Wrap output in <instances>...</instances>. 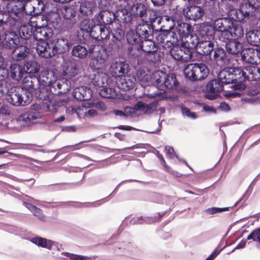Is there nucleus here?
<instances>
[{"mask_svg":"<svg viewBox=\"0 0 260 260\" xmlns=\"http://www.w3.org/2000/svg\"><path fill=\"white\" fill-rule=\"evenodd\" d=\"M133 2L129 7L118 8L116 11L117 20L121 27L125 29H131L134 23L132 15L140 17L143 21H147V11L146 6L142 4Z\"/></svg>","mask_w":260,"mask_h":260,"instance_id":"nucleus-1","label":"nucleus"},{"mask_svg":"<svg viewBox=\"0 0 260 260\" xmlns=\"http://www.w3.org/2000/svg\"><path fill=\"white\" fill-rule=\"evenodd\" d=\"M21 89L24 91L26 94L30 93L31 100L33 94L42 101H46L49 98L48 90L45 87L40 86V80L35 76L29 75L25 77Z\"/></svg>","mask_w":260,"mask_h":260,"instance_id":"nucleus-2","label":"nucleus"},{"mask_svg":"<svg viewBox=\"0 0 260 260\" xmlns=\"http://www.w3.org/2000/svg\"><path fill=\"white\" fill-rule=\"evenodd\" d=\"M184 73L190 81H202L208 76L209 69L204 63H190L185 67Z\"/></svg>","mask_w":260,"mask_h":260,"instance_id":"nucleus-3","label":"nucleus"},{"mask_svg":"<svg viewBox=\"0 0 260 260\" xmlns=\"http://www.w3.org/2000/svg\"><path fill=\"white\" fill-rule=\"evenodd\" d=\"M233 20L229 17H221L215 19L213 23V29L217 32L220 41L226 42L229 37L231 36V30L232 28Z\"/></svg>","mask_w":260,"mask_h":260,"instance_id":"nucleus-4","label":"nucleus"},{"mask_svg":"<svg viewBox=\"0 0 260 260\" xmlns=\"http://www.w3.org/2000/svg\"><path fill=\"white\" fill-rule=\"evenodd\" d=\"M219 78L225 84L241 83L246 79L245 68L243 70L239 68H234L232 69V71H221L219 73Z\"/></svg>","mask_w":260,"mask_h":260,"instance_id":"nucleus-5","label":"nucleus"},{"mask_svg":"<svg viewBox=\"0 0 260 260\" xmlns=\"http://www.w3.org/2000/svg\"><path fill=\"white\" fill-rule=\"evenodd\" d=\"M7 100L14 106H25L31 102V95L29 93L26 94L23 89L18 88L8 95Z\"/></svg>","mask_w":260,"mask_h":260,"instance_id":"nucleus-6","label":"nucleus"},{"mask_svg":"<svg viewBox=\"0 0 260 260\" xmlns=\"http://www.w3.org/2000/svg\"><path fill=\"white\" fill-rule=\"evenodd\" d=\"M56 12L67 22L72 25L77 22V11L73 6L58 5Z\"/></svg>","mask_w":260,"mask_h":260,"instance_id":"nucleus-7","label":"nucleus"},{"mask_svg":"<svg viewBox=\"0 0 260 260\" xmlns=\"http://www.w3.org/2000/svg\"><path fill=\"white\" fill-rule=\"evenodd\" d=\"M36 49L38 54L45 58H49L56 55L51 40L39 42Z\"/></svg>","mask_w":260,"mask_h":260,"instance_id":"nucleus-8","label":"nucleus"},{"mask_svg":"<svg viewBox=\"0 0 260 260\" xmlns=\"http://www.w3.org/2000/svg\"><path fill=\"white\" fill-rule=\"evenodd\" d=\"M108 54L106 48L102 47L98 50V54L92 58L90 62V66L93 70H101L106 66V60Z\"/></svg>","mask_w":260,"mask_h":260,"instance_id":"nucleus-9","label":"nucleus"},{"mask_svg":"<svg viewBox=\"0 0 260 260\" xmlns=\"http://www.w3.org/2000/svg\"><path fill=\"white\" fill-rule=\"evenodd\" d=\"M25 9L23 4H16L13 2L8 3L6 6V10L11 16V18L14 19L15 23L20 22Z\"/></svg>","mask_w":260,"mask_h":260,"instance_id":"nucleus-10","label":"nucleus"},{"mask_svg":"<svg viewBox=\"0 0 260 260\" xmlns=\"http://www.w3.org/2000/svg\"><path fill=\"white\" fill-rule=\"evenodd\" d=\"M2 36L4 37L2 44L6 49H13L20 42L19 37L15 32L2 30Z\"/></svg>","mask_w":260,"mask_h":260,"instance_id":"nucleus-11","label":"nucleus"},{"mask_svg":"<svg viewBox=\"0 0 260 260\" xmlns=\"http://www.w3.org/2000/svg\"><path fill=\"white\" fill-rule=\"evenodd\" d=\"M136 82V79L134 75L127 74L117 78L116 84L119 89L124 91H128L134 88Z\"/></svg>","mask_w":260,"mask_h":260,"instance_id":"nucleus-12","label":"nucleus"},{"mask_svg":"<svg viewBox=\"0 0 260 260\" xmlns=\"http://www.w3.org/2000/svg\"><path fill=\"white\" fill-rule=\"evenodd\" d=\"M183 15L190 20L197 21L204 15L205 11L203 8L197 6H191L184 8L182 11Z\"/></svg>","mask_w":260,"mask_h":260,"instance_id":"nucleus-13","label":"nucleus"},{"mask_svg":"<svg viewBox=\"0 0 260 260\" xmlns=\"http://www.w3.org/2000/svg\"><path fill=\"white\" fill-rule=\"evenodd\" d=\"M129 65L125 61H116L110 68V73L116 79L123 77L127 73Z\"/></svg>","mask_w":260,"mask_h":260,"instance_id":"nucleus-14","label":"nucleus"},{"mask_svg":"<svg viewBox=\"0 0 260 260\" xmlns=\"http://www.w3.org/2000/svg\"><path fill=\"white\" fill-rule=\"evenodd\" d=\"M90 36L98 41L104 40L108 38L109 31L106 26L98 23L94 24L89 32Z\"/></svg>","mask_w":260,"mask_h":260,"instance_id":"nucleus-15","label":"nucleus"},{"mask_svg":"<svg viewBox=\"0 0 260 260\" xmlns=\"http://www.w3.org/2000/svg\"><path fill=\"white\" fill-rule=\"evenodd\" d=\"M34 39L39 42L49 40L53 35L52 29L47 25L39 26L35 28Z\"/></svg>","mask_w":260,"mask_h":260,"instance_id":"nucleus-16","label":"nucleus"},{"mask_svg":"<svg viewBox=\"0 0 260 260\" xmlns=\"http://www.w3.org/2000/svg\"><path fill=\"white\" fill-rule=\"evenodd\" d=\"M51 40L56 54L64 53L69 51L72 45L69 43L68 39L64 37H59Z\"/></svg>","mask_w":260,"mask_h":260,"instance_id":"nucleus-17","label":"nucleus"},{"mask_svg":"<svg viewBox=\"0 0 260 260\" xmlns=\"http://www.w3.org/2000/svg\"><path fill=\"white\" fill-rule=\"evenodd\" d=\"M42 114L39 112L26 111L22 113L17 118V121L22 122L24 125H29L34 120L42 118Z\"/></svg>","mask_w":260,"mask_h":260,"instance_id":"nucleus-18","label":"nucleus"},{"mask_svg":"<svg viewBox=\"0 0 260 260\" xmlns=\"http://www.w3.org/2000/svg\"><path fill=\"white\" fill-rule=\"evenodd\" d=\"M116 17L117 18L116 14L115 15L111 11L102 10L95 16V20L99 23L105 26L106 25L112 24Z\"/></svg>","mask_w":260,"mask_h":260,"instance_id":"nucleus-19","label":"nucleus"},{"mask_svg":"<svg viewBox=\"0 0 260 260\" xmlns=\"http://www.w3.org/2000/svg\"><path fill=\"white\" fill-rule=\"evenodd\" d=\"M73 95L78 101H88L92 98V91L86 86H79L74 89Z\"/></svg>","mask_w":260,"mask_h":260,"instance_id":"nucleus-20","label":"nucleus"},{"mask_svg":"<svg viewBox=\"0 0 260 260\" xmlns=\"http://www.w3.org/2000/svg\"><path fill=\"white\" fill-rule=\"evenodd\" d=\"M182 16L180 13H175L172 17L164 16L161 18V20L164 23L161 28L164 27L165 29L171 30L174 28L175 25V22L182 20Z\"/></svg>","mask_w":260,"mask_h":260,"instance_id":"nucleus-21","label":"nucleus"},{"mask_svg":"<svg viewBox=\"0 0 260 260\" xmlns=\"http://www.w3.org/2000/svg\"><path fill=\"white\" fill-rule=\"evenodd\" d=\"M54 73L48 70L41 71L38 79L40 80V86H43L48 90L47 86H51L54 81Z\"/></svg>","mask_w":260,"mask_h":260,"instance_id":"nucleus-22","label":"nucleus"},{"mask_svg":"<svg viewBox=\"0 0 260 260\" xmlns=\"http://www.w3.org/2000/svg\"><path fill=\"white\" fill-rule=\"evenodd\" d=\"M24 68L17 63L11 64L9 70V76L11 79L15 81H20L23 75Z\"/></svg>","mask_w":260,"mask_h":260,"instance_id":"nucleus-23","label":"nucleus"},{"mask_svg":"<svg viewBox=\"0 0 260 260\" xmlns=\"http://www.w3.org/2000/svg\"><path fill=\"white\" fill-rule=\"evenodd\" d=\"M222 81V79H219L218 74L217 79L212 80L207 84L206 91L211 93H215L222 91L225 84L224 82Z\"/></svg>","mask_w":260,"mask_h":260,"instance_id":"nucleus-24","label":"nucleus"},{"mask_svg":"<svg viewBox=\"0 0 260 260\" xmlns=\"http://www.w3.org/2000/svg\"><path fill=\"white\" fill-rule=\"evenodd\" d=\"M225 48L226 51L233 55H237L241 53L243 51V45L242 43L235 39H232L226 41Z\"/></svg>","mask_w":260,"mask_h":260,"instance_id":"nucleus-25","label":"nucleus"},{"mask_svg":"<svg viewBox=\"0 0 260 260\" xmlns=\"http://www.w3.org/2000/svg\"><path fill=\"white\" fill-rule=\"evenodd\" d=\"M142 39L136 31L131 29L126 34L127 41L132 46L131 50H139L138 46L140 45Z\"/></svg>","mask_w":260,"mask_h":260,"instance_id":"nucleus-26","label":"nucleus"},{"mask_svg":"<svg viewBox=\"0 0 260 260\" xmlns=\"http://www.w3.org/2000/svg\"><path fill=\"white\" fill-rule=\"evenodd\" d=\"M214 44L210 41H201L197 47L196 51L200 55H210L214 50Z\"/></svg>","mask_w":260,"mask_h":260,"instance_id":"nucleus-27","label":"nucleus"},{"mask_svg":"<svg viewBox=\"0 0 260 260\" xmlns=\"http://www.w3.org/2000/svg\"><path fill=\"white\" fill-rule=\"evenodd\" d=\"M92 82L95 86L103 87L107 86L110 82V77L108 74L105 73H98L94 74L92 79Z\"/></svg>","mask_w":260,"mask_h":260,"instance_id":"nucleus-28","label":"nucleus"},{"mask_svg":"<svg viewBox=\"0 0 260 260\" xmlns=\"http://www.w3.org/2000/svg\"><path fill=\"white\" fill-rule=\"evenodd\" d=\"M158 105V101H156L148 104L143 103L141 101H138L136 104V108L137 110L142 111L145 114H150L156 111Z\"/></svg>","mask_w":260,"mask_h":260,"instance_id":"nucleus-29","label":"nucleus"},{"mask_svg":"<svg viewBox=\"0 0 260 260\" xmlns=\"http://www.w3.org/2000/svg\"><path fill=\"white\" fill-rule=\"evenodd\" d=\"M246 79L249 81H256L260 79V68L256 66L245 67Z\"/></svg>","mask_w":260,"mask_h":260,"instance_id":"nucleus-30","label":"nucleus"},{"mask_svg":"<svg viewBox=\"0 0 260 260\" xmlns=\"http://www.w3.org/2000/svg\"><path fill=\"white\" fill-rule=\"evenodd\" d=\"M165 80L164 81V87L169 90L177 89L179 83L178 81L176 76L173 73L166 75Z\"/></svg>","mask_w":260,"mask_h":260,"instance_id":"nucleus-31","label":"nucleus"},{"mask_svg":"<svg viewBox=\"0 0 260 260\" xmlns=\"http://www.w3.org/2000/svg\"><path fill=\"white\" fill-rule=\"evenodd\" d=\"M139 50H142L144 52L153 54L155 52L158 48L155 43L151 40L144 39L141 41L140 45L138 46Z\"/></svg>","mask_w":260,"mask_h":260,"instance_id":"nucleus-32","label":"nucleus"},{"mask_svg":"<svg viewBox=\"0 0 260 260\" xmlns=\"http://www.w3.org/2000/svg\"><path fill=\"white\" fill-rule=\"evenodd\" d=\"M13 51V58L16 61H20L27 56L29 49L24 45L16 46Z\"/></svg>","mask_w":260,"mask_h":260,"instance_id":"nucleus-33","label":"nucleus"},{"mask_svg":"<svg viewBox=\"0 0 260 260\" xmlns=\"http://www.w3.org/2000/svg\"><path fill=\"white\" fill-rule=\"evenodd\" d=\"M247 41L252 45L260 46V30L252 29L246 34Z\"/></svg>","mask_w":260,"mask_h":260,"instance_id":"nucleus-34","label":"nucleus"},{"mask_svg":"<svg viewBox=\"0 0 260 260\" xmlns=\"http://www.w3.org/2000/svg\"><path fill=\"white\" fill-rule=\"evenodd\" d=\"M95 7V4L93 2L85 1L80 3L79 12L83 16H90L92 14Z\"/></svg>","mask_w":260,"mask_h":260,"instance_id":"nucleus-35","label":"nucleus"},{"mask_svg":"<svg viewBox=\"0 0 260 260\" xmlns=\"http://www.w3.org/2000/svg\"><path fill=\"white\" fill-rule=\"evenodd\" d=\"M229 8L228 15L231 17L230 18L233 20H234L238 22H245V18L244 16L243 13H241L240 9L238 10L234 9L232 5L227 6Z\"/></svg>","mask_w":260,"mask_h":260,"instance_id":"nucleus-36","label":"nucleus"},{"mask_svg":"<svg viewBox=\"0 0 260 260\" xmlns=\"http://www.w3.org/2000/svg\"><path fill=\"white\" fill-rule=\"evenodd\" d=\"M171 56L176 60L182 62L188 61V57H185L180 46L175 45L169 49Z\"/></svg>","mask_w":260,"mask_h":260,"instance_id":"nucleus-37","label":"nucleus"},{"mask_svg":"<svg viewBox=\"0 0 260 260\" xmlns=\"http://www.w3.org/2000/svg\"><path fill=\"white\" fill-rule=\"evenodd\" d=\"M168 34L166 37V41L163 47L169 50L177 44L178 42L176 34L172 31L168 30Z\"/></svg>","mask_w":260,"mask_h":260,"instance_id":"nucleus-38","label":"nucleus"},{"mask_svg":"<svg viewBox=\"0 0 260 260\" xmlns=\"http://www.w3.org/2000/svg\"><path fill=\"white\" fill-rule=\"evenodd\" d=\"M91 52V49H89V52ZM88 51L84 46L77 45L73 47L72 50L73 56L80 59H84L88 54Z\"/></svg>","mask_w":260,"mask_h":260,"instance_id":"nucleus-39","label":"nucleus"},{"mask_svg":"<svg viewBox=\"0 0 260 260\" xmlns=\"http://www.w3.org/2000/svg\"><path fill=\"white\" fill-rule=\"evenodd\" d=\"M181 21H177L178 24L176 30L180 37L184 38L189 35L191 29V25L185 22H181Z\"/></svg>","mask_w":260,"mask_h":260,"instance_id":"nucleus-40","label":"nucleus"},{"mask_svg":"<svg viewBox=\"0 0 260 260\" xmlns=\"http://www.w3.org/2000/svg\"><path fill=\"white\" fill-rule=\"evenodd\" d=\"M35 28L29 25H23L20 28L19 34L22 39L24 40L34 39Z\"/></svg>","mask_w":260,"mask_h":260,"instance_id":"nucleus-41","label":"nucleus"},{"mask_svg":"<svg viewBox=\"0 0 260 260\" xmlns=\"http://www.w3.org/2000/svg\"><path fill=\"white\" fill-rule=\"evenodd\" d=\"M152 31V26L147 23H142L138 25L136 28V32L141 37L146 39L149 37Z\"/></svg>","mask_w":260,"mask_h":260,"instance_id":"nucleus-42","label":"nucleus"},{"mask_svg":"<svg viewBox=\"0 0 260 260\" xmlns=\"http://www.w3.org/2000/svg\"><path fill=\"white\" fill-rule=\"evenodd\" d=\"M166 74L161 71H156L153 73L151 79L153 83L158 87H164V81L165 80Z\"/></svg>","mask_w":260,"mask_h":260,"instance_id":"nucleus-43","label":"nucleus"},{"mask_svg":"<svg viewBox=\"0 0 260 260\" xmlns=\"http://www.w3.org/2000/svg\"><path fill=\"white\" fill-rule=\"evenodd\" d=\"M31 242L38 246L46 248L51 250L54 242L42 237H35L31 239Z\"/></svg>","mask_w":260,"mask_h":260,"instance_id":"nucleus-44","label":"nucleus"},{"mask_svg":"<svg viewBox=\"0 0 260 260\" xmlns=\"http://www.w3.org/2000/svg\"><path fill=\"white\" fill-rule=\"evenodd\" d=\"M24 70L28 74H35L38 73L40 69V64L35 60L27 61L24 64Z\"/></svg>","mask_w":260,"mask_h":260,"instance_id":"nucleus-45","label":"nucleus"},{"mask_svg":"<svg viewBox=\"0 0 260 260\" xmlns=\"http://www.w3.org/2000/svg\"><path fill=\"white\" fill-rule=\"evenodd\" d=\"M52 85L53 87H57L59 90L58 93H65L69 91L70 86L68 84V80L67 79H61L58 80H55L53 81Z\"/></svg>","mask_w":260,"mask_h":260,"instance_id":"nucleus-46","label":"nucleus"},{"mask_svg":"<svg viewBox=\"0 0 260 260\" xmlns=\"http://www.w3.org/2000/svg\"><path fill=\"white\" fill-rule=\"evenodd\" d=\"M11 20H14V19L11 18V16L7 10L4 12H0V29L4 30L5 26H10L11 25L10 22Z\"/></svg>","mask_w":260,"mask_h":260,"instance_id":"nucleus-47","label":"nucleus"},{"mask_svg":"<svg viewBox=\"0 0 260 260\" xmlns=\"http://www.w3.org/2000/svg\"><path fill=\"white\" fill-rule=\"evenodd\" d=\"M231 35L229 37V40H231L233 38L237 39L242 37L244 35L243 29L240 25L235 24L233 22V27L231 30Z\"/></svg>","mask_w":260,"mask_h":260,"instance_id":"nucleus-48","label":"nucleus"},{"mask_svg":"<svg viewBox=\"0 0 260 260\" xmlns=\"http://www.w3.org/2000/svg\"><path fill=\"white\" fill-rule=\"evenodd\" d=\"M185 41H183L188 46L189 45L191 48L193 50V49H196L197 50V47H198V45H199L200 41L198 38V37L196 35H188L187 36L185 37Z\"/></svg>","mask_w":260,"mask_h":260,"instance_id":"nucleus-49","label":"nucleus"},{"mask_svg":"<svg viewBox=\"0 0 260 260\" xmlns=\"http://www.w3.org/2000/svg\"><path fill=\"white\" fill-rule=\"evenodd\" d=\"M100 95L105 98L114 99L116 97L117 93L114 88L103 87L99 91Z\"/></svg>","mask_w":260,"mask_h":260,"instance_id":"nucleus-50","label":"nucleus"},{"mask_svg":"<svg viewBox=\"0 0 260 260\" xmlns=\"http://www.w3.org/2000/svg\"><path fill=\"white\" fill-rule=\"evenodd\" d=\"M239 8L240 9V11L242 12L241 13H243L245 19H248L250 15H252V14L255 11V10H254L247 2L244 3H242L240 5Z\"/></svg>","mask_w":260,"mask_h":260,"instance_id":"nucleus-51","label":"nucleus"},{"mask_svg":"<svg viewBox=\"0 0 260 260\" xmlns=\"http://www.w3.org/2000/svg\"><path fill=\"white\" fill-rule=\"evenodd\" d=\"M93 21L90 19L86 18L82 20L79 25L81 31L89 32L93 25Z\"/></svg>","mask_w":260,"mask_h":260,"instance_id":"nucleus-52","label":"nucleus"},{"mask_svg":"<svg viewBox=\"0 0 260 260\" xmlns=\"http://www.w3.org/2000/svg\"><path fill=\"white\" fill-rule=\"evenodd\" d=\"M249 54H247V56H249L248 59H250V61L260 62V49H251L249 48L248 50Z\"/></svg>","mask_w":260,"mask_h":260,"instance_id":"nucleus-53","label":"nucleus"},{"mask_svg":"<svg viewBox=\"0 0 260 260\" xmlns=\"http://www.w3.org/2000/svg\"><path fill=\"white\" fill-rule=\"evenodd\" d=\"M78 69L77 65L74 62L67 63L64 72L69 77L75 76L78 73Z\"/></svg>","mask_w":260,"mask_h":260,"instance_id":"nucleus-54","label":"nucleus"},{"mask_svg":"<svg viewBox=\"0 0 260 260\" xmlns=\"http://www.w3.org/2000/svg\"><path fill=\"white\" fill-rule=\"evenodd\" d=\"M37 3L32 6L33 9L31 11V15H42L44 9V4L42 0H37Z\"/></svg>","mask_w":260,"mask_h":260,"instance_id":"nucleus-55","label":"nucleus"},{"mask_svg":"<svg viewBox=\"0 0 260 260\" xmlns=\"http://www.w3.org/2000/svg\"><path fill=\"white\" fill-rule=\"evenodd\" d=\"M213 57L215 61H224L226 58V52L223 49L220 48H214Z\"/></svg>","mask_w":260,"mask_h":260,"instance_id":"nucleus-56","label":"nucleus"},{"mask_svg":"<svg viewBox=\"0 0 260 260\" xmlns=\"http://www.w3.org/2000/svg\"><path fill=\"white\" fill-rule=\"evenodd\" d=\"M168 34V30L164 29L163 30L162 28H161L160 31L158 32V34L155 37V40L157 43L162 45L165 44L166 41V37Z\"/></svg>","mask_w":260,"mask_h":260,"instance_id":"nucleus-57","label":"nucleus"},{"mask_svg":"<svg viewBox=\"0 0 260 260\" xmlns=\"http://www.w3.org/2000/svg\"><path fill=\"white\" fill-rule=\"evenodd\" d=\"M180 46L182 50L184 56H185V57L187 56V58L188 57V60H190L192 57L193 49L189 47V45H187L184 42L181 43Z\"/></svg>","mask_w":260,"mask_h":260,"instance_id":"nucleus-58","label":"nucleus"},{"mask_svg":"<svg viewBox=\"0 0 260 260\" xmlns=\"http://www.w3.org/2000/svg\"><path fill=\"white\" fill-rule=\"evenodd\" d=\"M44 17V15H31V17L29 20L30 25L29 26H32L33 28H36L37 27L40 26L39 24V21L43 20V18Z\"/></svg>","mask_w":260,"mask_h":260,"instance_id":"nucleus-59","label":"nucleus"},{"mask_svg":"<svg viewBox=\"0 0 260 260\" xmlns=\"http://www.w3.org/2000/svg\"><path fill=\"white\" fill-rule=\"evenodd\" d=\"M252 239L253 241L260 244V228L253 231L247 237V240Z\"/></svg>","mask_w":260,"mask_h":260,"instance_id":"nucleus-60","label":"nucleus"},{"mask_svg":"<svg viewBox=\"0 0 260 260\" xmlns=\"http://www.w3.org/2000/svg\"><path fill=\"white\" fill-rule=\"evenodd\" d=\"M149 17L147 19V21H149L150 23H153L156 22V21L159 22L161 18L159 17L158 13L154 10H150L148 12Z\"/></svg>","mask_w":260,"mask_h":260,"instance_id":"nucleus-61","label":"nucleus"},{"mask_svg":"<svg viewBox=\"0 0 260 260\" xmlns=\"http://www.w3.org/2000/svg\"><path fill=\"white\" fill-rule=\"evenodd\" d=\"M230 207H224V208H218V207H212L206 209V212L209 214H214L217 213H220L224 211H228L230 210Z\"/></svg>","mask_w":260,"mask_h":260,"instance_id":"nucleus-62","label":"nucleus"},{"mask_svg":"<svg viewBox=\"0 0 260 260\" xmlns=\"http://www.w3.org/2000/svg\"><path fill=\"white\" fill-rule=\"evenodd\" d=\"M113 38L118 41L121 40L124 36V31L121 29L114 30L112 33Z\"/></svg>","mask_w":260,"mask_h":260,"instance_id":"nucleus-63","label":"nucleus"},{"mask_svg":"<svg viewBox=\"0 0 260 260\" xmlns=\"http://www.w3.org/2000/svg\"><path fill=\"white\" fill-rule=\"evenodd\" d=\"M34 216H36L39 220L45 221L46 217L43 213L42 209L38 207H36L32 212Z\"/></svg>","mask_w":260,"mask_h":260,"instance_id":"nucleus-64","label":"nucleus"}]
</instances>
